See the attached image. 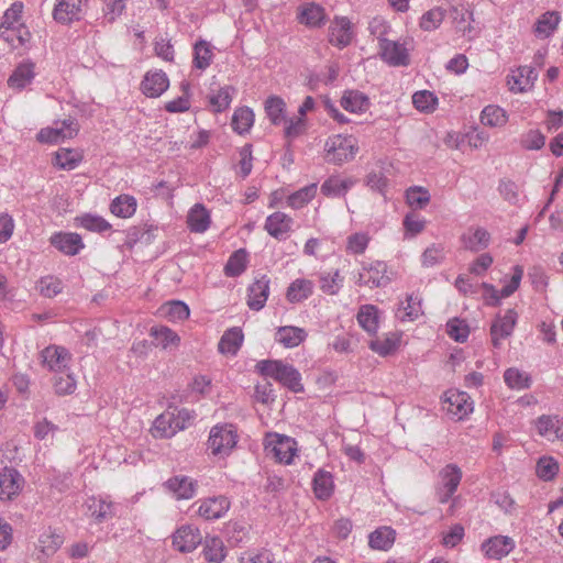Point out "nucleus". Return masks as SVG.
I'll return each instance as SVG.
<instances>
[{
	"instance_id": "obj_1",
	"label": "nucleus",
	"mask_w": 563,
	"mask_h": 563,
	"mask_svg": "<svg viewBox=\"0 0 563 563\" xmlns=\"http://www.w3.org/2000/svg\"><path fill=\"white\" fill-rule=\"evenodd\" d=\"M256 369L261 375L274 378L292 393L303 391L301 374L290 364L279 360H263L256 364Z\"/></svg>"
},
{
	"instance_id": "obj_2",
	"label": "nucleus",
	"mask_w": 563,
	"mask_h": 563,
	"mask_svg": "<svg viewBox=\"0 0 563 563\" xmlns=\"http://www.w3.org/2000/svg\"><path fill=\"white\" fill-rule=\"evenodd\" d=\"M266 454L273 456L277 462L290 464L297 452L296 441L287 435L269 433L265 439Z\"/></svg>"
},
{
	"instance_id": "obj_3",
	"label": "nucleus",
	"mask_w": 563,
	"mask_h": 563,
	"mask_svg": "<svg viewBox=\"0 0 563 563\" xmlns=\"http://www.w3.org/2000/svg\"><path fill=\"white\" fill-rule=\"evenodd\" d=\"M236 442L238 434L232 424H217L210 431L208 446L213 455H228Z\"/></svg>"
},
{
	"instance_id": "obj_4",
	"label": "nucleus",
	"mask_w": 563,
	"mask_h": 563,
	"mask_svg": "<svg viewBox=\"0 0 563 563\" xmlns=\"http://www.w3.org/2000/svg\"><path fill=\"white\" fill-rule=\"evenodd\" d=\"M357 147L351 137L334 135L325 142V159L334 165H342L354 158Z\"/></svg>"
},
{
	"instance_id": "obj_5",
	"label": "nucleus",
	"mask_w": 563,
	"mask_h": 563,
	"mask_svg": "<svg viewBox=\"0 0 563 563\" xmlns=\"http://www.w3.org/2000/svg\"><path fill=\"white\" fill-rule=\"evenodd\" d=\"M440 483L437 488L438 500L441 504H446L455 494L461 479L462 471L455 464H448L440 473Z\"/></svg>"
},
{
	"instance_id": "obj_6",
	"label": "nucleus",
	"mask_w": 563,
	"mask_h": 563,
	"mask_svg": "<svg viewBox=\"0 0 563 563\" xmlns=\"http://www.w3.org/2000/svg\"><path fill=\"white\" fill-rule=\"evenodd\" d=\"M518 313L515 309H507L498 313L490 325V338L494 347L499 349L501 341L509 338L517 324Z\"/></svg>"
},
{
	"instance_id": "obj_7",
	"label": "nucleus",
	"mask_w": 563,
	"mask_h": 563,
	"mask_svg": "<svg viewBox=\"0 0 563 563\" xmlns=\"http://www.w3.org/2000/svg\"><path fill=\"white\" fill-rule=\"evenodd\" d=\"M450 16L455 31L462 36L472 40L477 35L475 27L472 25L474 21L473 11L468 3L463 1L454 3L450 10Z\"/></svg>"
},
{
	"instance_id": "obj_8",
	"label": "nucleus",
	"mask_w": 563,
	"mask_h": 563,
	"mask_svg": "<svg viewBox=\"0 0 563 563\" xmlns=\"http://www.w3.org/2000/svg\"><path fill=\"white\" fill-rule=\"evenodd\" d=\"M164 488L176 500H189L197 495L199 483L187 475H174L164 483Z\"/></svg>"
},
{
	"instance_id": "obj_9",
	"label": "nucleus",
	"mask_w": 563,
	"mask_h": 563,
	"mask_svg": "<svg viewBox=\"0 0 563 563\" xmlns=\"http://www.w3.org/2000/svg\"><path fill=\"white\" fill-rule=\"evenodd\" d=\"M389 282L387 265L382 261L364 264L357 279L358 285L369 288L385 287Z\"/></svg>"
},
{
	"instance_id": "obj_10",
	"label": "nucleus",
	"mask_w": 563,
	"mask_h": 563,
	"mask_svg": "<svg viewBox=\"0 0 563 563\" xmlns=\"http://www.w3.org/2000/svg\"><path fill=\"white\" fill-rule=\"evenodd\" d=\"M379 55L388 65L398 67L410 63L409 53L402 43L380 37Z\"/></svg>"
},
{
	"instance_id": "obj_11",
	"label": "nucleus",
	"mask_w": 563,
	"mask_h": 563,
	"mask_svg": "<svg viewBox=\"0 0 563 563\" xmlns=\"http://www.w3.org/2000/svg\"><path fill=\"white\" fill-rule=\"evenodd\" d=\"M86 0H56L53 18L62 24L79 21L85 13Z\"/></svg>"
},
{
	"instance_id": "obj_12",
	"label": "nucleus",
	"mask_w": 563,
	"mask_h": 563,
	"mask_svg": "<svg viewBox=\"0 0 563 563\" xmlns=\"http://www.w3.org/2000/svg\"><path fill=\"white\" fill-rule=\"evenodd\" d=\"M197 514L205 520H218L225 516L231 507L228 497L220 495L198 500Z\"/></svg>"
},
{
	"instance_id": "obj_13",
	"label": "nucleus",
	"mask_w": 563,
	"mask_h": 563,
	"mask_svg": "<svg viewBox=\"0 0 563 563\" xmlns=\"http://www.w3.org/2000/svg\"><path fill=\"white\" fill-rule=\"evenodd\" d=\"M515 547L516 542L512 538L498 534L486 539L482 543L481 550L487 559L501 560L507 556Z\"/></svg>"
},
{
	"instance_id": "obj_14",
	"label": "nucleus",
	"mask_w": 563,
	"mask_h": 563,
	"mask_svg": "<svg viewBox=\"0 0 563 563\" xmlns=\"http://www.w3.org/2000/svg\"><path fill=\"white\" fill-rule=\"evenodd\" d=\"M41 358L44 366L55 373H63L68 369L71 355L63 346L49 345L41 352Z\"/></svg>"
},
{
	"instance_id": "obj_15",
	"label": "nucleus",
	"mask_w": 563,
	"mask_h": 563,
	"mask_svg": "<svg viewBox=\"0 0 563 563\" xmlns=\"http://www.w3.org/2000/svg\"><path fill=\"white\" fill-rule=\"evenodd\" d=\"M202 541L200 530L192 525L178 528L173 534V545L183 553L194 551Z\"/></svg>"
},
{
	"instance_id": "obj_16",
	"label": "nucleus",
	"mask_w": 563,
	"mask_h": 563,
	"mask_svg": "<svg viewBox=\"0 0 563 563\" xmlns=\"http://www.w3.org/2000/svg\"><path fill=\"white\" fill-rule=\"evenodd\" d=\"M292 225L294 219L290 216L276 211L266 218L264 229L274 239L284 241L291 233Z\"/></svg>"
},
{
	"instance_id": "obj_17",
	"label": "nucleus",
	"mask_w": 563,
	"mask_h": 563,
	"mask_svg": "<svg viewBox=\"0 0 563 563\" xmlns=\"http://www.w3.org/2000/svg\"><path fill=\"white\" fill-rule=\"evenodd\" d=\"M269 277L261 275L249 286L247 306L251 310L260 311L265 307L269 296Z\"/></svg>"
},
{
	"instance_id": "obj_18",
	"label": "nucleus",
	"mask_w": 563,
	"mask_h": 563,
	"mask_svg": "<svg viewBox=\"0 0 563 563\" xmlns=\"http://www.w3.org/2000/svg\"><path fill=\"white\" fill-rule=\"evenodd\" d=\"M24 484L23 477L14 468H4L0 472V500H12L16 497Z\"/></svg>"
},
{
	"instance_id": "obj_19",
	"label": "nucleus",
	"mask_w": 563,
	"mask_h": 563,
	"mask_svg": "<svg viewBox=\"0 0 563 563\" xmlns=\"http://www.w3.org/2000/svg\"><path fill=\"white\" fill-rule=\"evenodd\" d=\"M508 85L511 92L519 93L530 89L538 79V73L531 66L518 67L508 77Z\"/></svg>"
},
{
	"instance_id": "obj_20",
	"label": "nucleus",
	"mask_w": 563,
	"mask_h": 563,
	"mask_svg": "<svg viewBox=\"0 0 563 563\" xmlns=\"http://www.w3.org/2000/svg\"><path fill=\"white\" fill-rule=\"evenodd\" d=\"M51 244L65 255L74 256L84 247L81 236L74 232H58L51 236Z\"/></svg>"
},
{
	"instance_id": "obj_21",
	"label": "nucleus",
	"mask_w": 563,
	"mask_h": 563,
	"mask_svg": "<svg viewBox=\"0 0 563 563\" xmlns=\"http://www.w3.org/2000/svg\"><path fill=\"white\" fill-rule=\"evenodd\" d=\"M63 543V538L52 531L51 529L44 530L37 540L36 543V560L40 562L45 561L49 556H52L56 551L60 548Z\"/></svg>"
},
{
	"instance_id": "obj_22",
	"label": "nucleus",
	"mask_w": 563,
	"mask_h": 563,
	"mask_svg": "<svg viewBox=\"0 0 563 563\" xmlns=\"http://www.w3.org/2000/svg\"><path fill=\"white\" fill-rule=\"evenodd\" d=\"M461 243L465 250L479 252L488 247L490 243V234L482 227H472L461 235Z\"/></svg>"
},
{
	"instance_id": "obj_23",
	"label": "nucleus",
	"mask_w": 563,
	"mask_h": 563,
	"mask_svg": "<svg viewBox=\"0 0 563 563\" xmlns=\"http://www.w3.org/2000/svg\"><path fill=\"white\" fill-rule=\"evenodd\" d=\"M351 21L345 18H336L329 29L330 43L342 48L347 46L352 41Z\"/></svg>"
},
{
	"instance_id": "obj_24",
	"label": "nucleus",
	"mask_w": 563,
	"mask_h": 563,
	"mask_svg": "<svg viewBox=\"0 0 563 563\" xmlns=\"http://www.w3.org/2000/svg\"><path fill=\"white\" fill-rule=\"evenodd\" d=\"M168 86L169 80L166 74L162 70L148 71L141 84L143 93L150 98L159 97L167 90Z\"/></svg>"
},
{
	"instance_id": "obj_25",
	"label": "nucleus",
	"mask_w": 563,
	"mask_h": 563,
	"mask_svg": "<svg viewBox=\"0 0 563 563\" xmlns=\"http://www.w3.org/2000/svg\"><path fill=\"white\" fill-rule=\"evenodd\" d=\"M356 184V180L349 178H341L340 176H330L321 185V194L328 198H342L349 190Z\"/></svg>"
},
{
	"instance_id": "obj_26",
	"label": "nucleus",
	"mask_w": 563,
	"mask_h": 563,
	"mask_svg": "<svg viewBox=\"0 0 563 563\" xmlns=\"http://www.w3.org/2000/svg\"><path fill=\"white\" fill-rule=\"evenodd\" d=\"M536 427L538 433L549 441L563 439V421L558 416L543 415L538 418Z\"/></svg>"
},
{
	"instance_id": "obj_27",
	"label": "nucleus",
	"mask_w": 563,
	"mask_h": 563,
	"mask_svg": "<svg viewBox=\"0 0 563 563\" xmlns=\"http://www.w3.org/2000/svg\"><path fill=\"white\" fill-rule=\"evenodd\" d=\"M449 404L448 411L462 419L473 411V401L464 391H449L445 394Z\"/></svg>"
},
{
	"instance_id": "obj_28",
	"label": "nucleus",
	"mask_w": 563,
	"mask_h": 563,
	"mask_svg": "<svg viewBox=\"0 0 563 563\" xmlns=\"http://www.w3.org/2000/svg\"><path fill=\"white\" fill-rule=\"evenodd\" d=\"M211 223L210 213L207 208L201 203H196L191 207L187 214V224L191 232L203 233Z\"/></svg>"
},
{
	"instance_id": "obj_29",
	"label": "nucleus",
	"mask_w": 563,
	"mask_h": 563,
	"mask_svg": "<svg viewBox=\"0 0 563 563\" xmlns=\"http://www.w3.org/2000/svg\"><path fill=\"white\" fill-rule=\"evenodd\" d=\"M306 338V330L294 325L279 327L275 333V341L287 349L298 346Z\"/></svg>"
},
{
	"instance_id": "obj_30",
	"label": "nucleus",
	"mask_w": 563,
	"mask_h": 563,
	"mask_svg": "<svg viewBox=\"0 0 563 563\" xmlns=\"http://www.w3.org/2000/svg\"><path fill=\"white\" fill-rule=\"evenodd\" d=\"M152 435L157 439H169L178 430L175 426L174 411H165L155 418L151 429Z\"/></svg>"
},
{
	"instance_id": "obj_31",
	"label": "nucleus",
	"mask_w": 563,
	"mask_h": 563,
	"mask_svg": "<svg viewBox=\"0 0 563 563\" xmlns=\"http://www.w3.org/2000/svg\"><path fill=\"white\" fill-rule=\"evenodd\" d=\"M314 284L306 278H297L287 288L286 299L290 303H299L313 294Z\"/></svg>"
},
{
	"instance_id": "obj_32",
	"label": "nucleus",
	"mask_w": 563,
	"mask_h": 563,
	"mask_svg": "<svg viewBox=\"0 0 563 563\" xmlns=\"http://www.w3.org/2000/svg\"><path fill=\"white\" fill-rule=\"evenodd\" d=\"M34 77V64L31 62L21 63L9 77L8 85L10 88L22 90L32 82Z\"/></svg>"
},
{
	"instance_id": "obj_33",
	"label": "nucleus",
	"mask_w": 563,
	"mask_h": 563,
	"mask_svg": "<svg viewBox=\"0 0 563 563\" xmlns=\"http://www.w3.org/2000/svg\"><path fill=\"white\" fill-rule=\"evenodd\" d=\"M369 99L357 90H347L341 98V106L351 113H364L369 108Z\"/></svg>"
},
{
	"instance_id": "obj_34",
	"label": "nucleus",
	"mask_w": 563,
	"mask_h": 563,
	"mask_svg": "<svg viewBox=\"0 0 563 563\" xmlns=\"http://www.w3.org/2000/svg\"><path fill=\"white\" fill-rule=\"evenodd\" d=\"M244 340L241 328L234 327L227 330L220 339L218 349L220 353L227 355H235L240 350Z\"/></svg>"
},
{
	"instance_id": "obj_35",
	"label": "nucleus",
	"mask_w": 563,
	"mask_h": 563,
	"mask_svg": "<svg viewBox=\"0 0 563 563\" xmlns=\"http://www.w3.org/2000/svg\"><path fill=\"white\" fill-rule=\"evenodd\" d=\"M298 20L310 27L321 26L325 22L324 9L316 3H308L300 9Z\"/></svg>"
},
{
	"instance_id": "obj_36",
	"label": "nucleus",
	"mask_w": 563,
	"mask_h": 563,
	"mask_svg": "<svg viewBox=\"0 0 563 563\" xmlns=\"http://www.w3.org/2000/svg\"><path fill=\"white\" fill-rule=\"evenodd\" d=\"M82 161V154L77 150L59 148L55 152L53 164L59 169L73 170Z\"/></svg>"
},
{
	"instance_id": "obj_37",
	"label": "nucleus",
	"mask_w": 563,
	"mask_h": 563,
	"mask_svg": "<svg viewBox=\"0 0 563 563\" xmlns=\"http://www.w3.org/2000/svg\"><path fill=\"white\" fill-rule=\"evenodd\" d=\"M212 45L205 41L199 40L194 45V67L200 70H206L212 63L214 54H213Z\"/></svg>"
},
{
	"instance_id": "obj_38",
	"label": "nucleus",
	"mask_w": 563,
	"mask_h": 563,
	"mask_svg": "<svg viewBox=\"0 0 563 563\" xmlns=\"http://www.w3.org/2000/svg\"><path fill=\"white\" fill-rule=\"evenodd\" d=\"M202 554L206 561L210 563H221L225 556V547L221 538H207L203 543Z\"/></svg>"
},
{
	"instance_id": "obj_39",
	"label": "nucleus",
	"mask_w": 563,
	"mask_h": 563,
	"mask_svg": "<svg viewBox=\"0 0 563 563\" xmlns=\"http://www.w3.org/2000/svg\"><path fill=\"white\" fill-rule=\"evenodd\" d=\"M508 121L507 112L499 106H486L481 112V123L489 128L504 126Z\"/></svg>"
},
{
	"instance_id": "obj_40",
	"label": "nucleus",
	"mask_w": 563,
	"mask_h": 563,
	"mask_svg": "<svg viewBox=\"0 0 563 563\" xmlns=\"http://www.w3.org/2000/svg\"><path fill=\"white\" fill-rule=\"evenodd\" d=\"M560 20V14L556 11L543 13L536 22L534 34L542 38L549 37L556 30Z\"/></svg>"
},
{
	"instance_id": "obj_41",
	"label": "nucleus",
	"mask_w": 563,
	"mask_h": 563,
	"mask_svg": "<svg viewBox=\"0 0 563 563\" xmlns=\"http://www.w3.org/2000/svg\"><path fill=\"white\" fill-rule=\"evenodd\" d=\"M395 542V531L389 527H380L368 537V544L374 550L387 551Z\"/></svg>"
},
{
	"instance_id": "obj_42",
	"label": "nucleus",
	"mask_w": 563,
	"mask_h": 563,
	"mask_svg": "<svg viewBox=\"0 0 563 563\" xmlns=\"http://www.w3.org/2000/svg\"><path fill=\"white\" fill-rule=\"evenodd\" d=\"M236 90L232 86H224L219 90L209 95V104L214 112H222L227 110L235 95Z\"/></svg>"
},
{
	"instance_id": "obj_43",
	"label": "nucleus",
	"mask_w": 563,
	"mask_h": 563,
	"mask_svg": "<svg viewBox=\"0 0 563 563\" xmlns=\"http://www.w3.org/2000/svg\"><path fill=\"white\" fill-rule=\"evenodd\" d=\"M407 205L413 210L424 209L431 200L429 190L422 186H411L405 192Z\"/></svg>"
},
{
	"instance_id": "obj_44",
	"label": "nucleus",
	"mask_w": 563,
	"mask_h": 563,
	"mask_svg": "<svg viewBox=\"0 0 563 563\" xmlns=\"http://www.w3.org/2000/svg\"><path fill=\"white\" fill-rule=\"evenodd\" d=\"M400 338L396 333H388L385 336L376 338L369 342V349L380 356H387L395 352L399 345Z\"/></svg>"
},
{
	"instance_id": "obj_45",
	"label": "nucleus",
	"mask_w": 563,
	"mask_h": 563,
	"mask_svg": "<svg viewBox=\"0 0 563 563\" xmlns=\"http://www.w3.org/2000/svg\"><path fill=\"white\" fill-rule=\"evenodd\" d=\"M313 492L319 499H328L333 492V479L329 472L319 470L313 476Z\"/></svg>"
},
{
	"instance_id": "obj_46",
	"label": "nucleus",
	"mask_w": 563,
	"mask_h": 563,
	"mask_svg": "<svg viewBox=\"0 0 563 563\" xmlns=\"http://www.w3.org/2000/svg\"><path fill=\"white\" fill-rule=\"evenodd\" d=\"M357 321L368 333H376L378 329V309L373 305L361 307L357 313Z\"/></svg>"
},
{
	"instance_id": "obj_47",
	"label": "nucleus",
	"mask_w": 563,
	"mask_h": 563,
	"mask_svg": "<svg viewBox=\"0 0 563 563\" xmlns=\"http://www.w3.org/2000/svg\"><path fill=\"white\" fill-rule=\"evenodd\" d=\"M110 209L117 217L130 218L136 211V200L132 196L121 195L112 201Z\"/></svg>"
},
{
	"instance_id": "obj_48",
	"label": "nucleus",
	"mask_w": 563,
	"mask_h": 563,
	"mask_svg": "<svg viewBox=\"0 0 563 563\" xmlns=\"http://www.w3.org/2000/svg\"><path fill=\"white\" fill-rule=\"evenodd\" d=\"M254 123V113L252 109L247 107L239 108L234 111L231 125L233 130L239 133L243 134L249 132L251 126Z\"/></svg>"
},
{
	"instance_id": "obj_49",
	"label": "nucleus",
	"mask_w": 563,
	"mask_h": 563,
	"mask_svg": "<svg viewBox=\"0 0 563 563\" xmlns=\"http://www.w3.org/2000/svg\"><path fill=\"white\" fill-rule=\"evenodd\" d=\"M247 265V253L245 250L240 249L235 251L228 260L224 266V274L228 277L240 276Z\"/></svg>"
},
{
	"instance_id": "obj_50",
	"label": "nucleus",
	"mask_w": 563,
	"mask_h": 563,
	"mask_svg": "<svg viewBox=\"0 0 563 563\" xmlns=\"http://www.w3.org/2000/svg\"><path fill=\"white\" fill-rule=\"evenodd\" d=\"M86 504L88 511L98 522H102L113 516V506L111 503L91 497Z\"/></svg>"
},
{
	"instance_id": "obj_51",
	"label": "nucleus",
	"mask_w": 563,
	"mask_h": 563,
	"mask_svg": "<svg viewBox=\"0 0 563 563\" xmlns=\"http://www.w3.org/2000/svg\"><path fill=\"white\" fill-rule=\"evenodd\" d=\"M504 380L509 388L517 390L529 388L531 385L530 375L515 367L505 371Z\"/></svg>"
},
{
	"instance_id": "obj_52",
	"label": "nucleus",
	"mask_w": 563,
	"mask_h": 563,
	"mask_svg": "<svg viewBox=\"0 0 563 563\" xmlns=\"http://www.w3.org/2000/svg\"><path fill=\"white\" fill-rule=\"evenodd\" d=\"M316 192L317 184L305 186L287 198V205L292 209H300L314 198Z\"/></svg>"
},
{
	"instance_id": "obj_53",
	"label": "nucleus",
	"mask_w": 563,
	"mask_h": 563,
	"mask_svg": "<svg viewBox=\"0 0 563 563\" xmlns=\"http://www.w3.org/2000/svg\"><path fill=\"white\" fill-rule=\"evenodd\" d=\"M285 102L280 97L273 96L265 101V112L273 124H280L284 120Z\"/></svg>"
},
{
	"instance_id": "obj_54",
	"label": "nucleus",
	"mask_w": 563,
	"mask_h": 563,
	"mask_svg": "<svg viewBox=\"0 0 563 563\" xmlns=\"http://www.w3.org/2000/svg\"><path fill=\"white\" fill-rule=\"evenodd\" d=\"M319 280L321 290L328 295H336L343 286V277L339 271L322 273Z\"/></svg>"
},
{
	"instance_id": "obj_55",
	"label": "nucleus",
	"mask_w": 563,
	"mask_h": 563,
	"mask_svg": "<svg viewBox=\"0 0 563 563\" xmlns=\"http://www.w3.org/2000/svg\"><path fill=\"white\" fill-rule=\"evenodd\" d=\"M77 225L92 232H104L110 230L111 225L102 217L95 214H84L76 218Z\"/></svg>"
},
{
	"instance_id": "obj_56",
	"label": "nucleus",
	"mask_w": 563,
	"mask_h": 563,
	"mask_svg": "<svg viewBox=\"0 0 563 563\" xmlns=\"http://www.w3.org/2000/svg\"><path fill=\"white\" fill-rule=\"evenodd\" d=\"M446 333L454 341L464 343L470 335V327L464 320L453 318L446 323Z\"/></svg>"
},
{
	"instance_id": "obj_57",
	"label": "nucleus",
	"mask_w": 563,
	"mask_h": 563,
	"mask_svg": "<svg viewBox=\"0 0 563 563\" xmlns=\"http://www.w3.org/2000/svg\"><path fill=\"white\" fill-rule=\"evenodd\" d=\"M399 310L404 311V314L399 316L400 320L413 321L422 314L421 300L415 295H408Z\"/></svg>"
},
{
	"instance_id": "obj_58",
	"label": "nucleus",
	"mask_w": 563,
	"mask_h": 563,
	"mask_svg": "<svg viewBox=\"0 0 563 563\" xmlns=\"http://www.w3.org/2000/svg\"><path fill=\"white\" fill-rule=\"evenodd\" d=\"M412 103L419 111L431 112L435 109L438 98L431 91L420 90L413 93Z\"/></svg>"
},
{
	"instance_id": "obj_59",
	"label": "nucleus",
	"mask_w": 563,
	"mask_h": 563,
	"mask_svg": "<svg viewBox=\"0 0 563 563\" xmlns=\"http://www.w3.org/2000/svg\"><path fill=\"white\" fill-rule=\"evenodd\" d=\"M23 5L22 3H13L3 14L0 29H7V31H16V27L21 25V14Z\"/></svg>"
},
{
	"instance_id": "obj_60",
	"label": "nucleus",
	"mask_w": 563,
	"mask_h": 563,
	"mask_svg": "<svg viewBox=\"0 0 563 563\" xmlns=\"http://www.w3.org/2000/svg\"><path fill=\"white\" fill-rule=\"evenodd\" d=\"M444 19V10L435 7L426 13L420 19V27L424 31H433L438 29Z\"/></svg>"
},
{
	"instance_id": "obj_61",
	"label": "nucleus",
	"mask_w": 563,
	"mask_h": 563,
	"mask_svg": "<svg viewBox=\"0 0 563 563\" xmlns=\"http://www.w3.org/2000/svg\"><path fill=\"white\" fill-rule=\"evenodd\" d=\"M559 472V464L553 457H540L537 463V475L543 481H551Z\"/></svg>"
},
{
	"instance_id": "obj_62",
	"label": "nucleus",
	"mask_w": 563,
	"mask_h": 563,
	"mask_svg": "<svg viewBox=\"0 0 563 563\" xmlns=\"http://www.w3.org/2000/svg\"><path fill=\"white\" fill-rule=\"evenodd\" d=\"M37 289L42 296L53 298L62 292L63 285L58 278L45 276L38 280Z\"/></svg>"
},
{
	"instance_id": "obj_63",
	"label": "nucleus",
	"mask_w": 563,
	"mask_h": 563,
	"mask_svg": "<svg viewBox=\"0 0 563 563\" xmlns=\"http://www.w3.org/2000/svg\"><path fill=\"white\" fill-rule=\"evenodd\" d=\"M54 388L58 395H69L76 389V380L68 369L63 373H57L54 380Z\"/></svg>"
},
{
	"instance_id": "obj_64",
	"label": "nucleus",
	"mask_w": 563,
	"mask_h": 563,
	"mask_svg": "<svg viewBox=\"0 0 563 563\" xmlns=\"http://www.w3.org/2000/svg\"><path fill=\"white\" fill-rule=\"evenodd\" d=\"M151 335L154 336L158 344H161L164 349L179 342V336L167 327L152 328Z\"/></svg>"
}]
</instances>
